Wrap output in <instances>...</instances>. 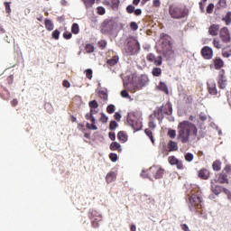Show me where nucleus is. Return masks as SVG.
Returning a JSON list of instances; mask_svg holds the SVG:
<instances>
[{
    "instance_id": "nucleus-64",
    "label": "nucleus",
    "mask_w": 231,
    "mask_h": 231,
    "mask_svg": "<svg viewBox=\"0 0 231 231\" xmlns=\"http://www.w3.org/2000/svg\"><path fill=\"white\" fill-rule=\"evenodd\" d=\"M6 80H7V84H9V86L14 84V75H10L9 77H7Z\"/></svg>"
},
{
    "instance_id": "nucleus-26",
    "label": "nucleus",
    "mask_w": 231,
    "mask_h": 231,
    "mask_svg": "<svg viewBox=\"0 0 231 231\" xmlns=\"http://www.w3.org/2000/svg\"><path fill=\"white\" fill-rule=\"evenodd\" d=\"M153 118H158L159 120L163 116V107L160 106L153 111Z\"/></svg>"
},
{
    "instance_id": "nucleus-16",
    "label": "nucleus",
    "mask_w": 231,
    "mask_h": 231,
    "mask_svg": "<svg viewBox=\"0 0 231 231\" xmlns=\"http://www.w3.org/2000/svg\"><path fill=\"white\" fill-rule=\"evenodd\" d=\"M216 182L221 184L226 183L228 185V174H226L225 171L220 172Z\"/></svg>"
},
{
    "instance_id": "nucleus-18",
    "label": "nucleus",
    "mask_w": 231,
    "mask_h": 231,
    "mask_svg": "<svg viewBox=\"0 0 231 231\" xmlns=\"http://www.w3.org/2000/svg\"><path fill=\"white\" fill-rule=\"evenodd\" d=\"M198 176L200 178V180H208V178H210V171L203 168L199 171Z\"/></svg>"
},
{
    "instance_id": "nucleus-5",
    "label": "nucleus",
    "mask_w": 231,
    "mask_h": 231,
    "mask_svg": "<svg viewBox=\"0 0 231 231\" xmlns=\"http://www.w3.org/2000/svg\"><path fill=\"white\" fill-rule=\"evenodd\" d=\"M140 42H138V40H136L135 38H129L127 40V42L125 46L126 55H138V53H140Z\"/></svg>"
},
{
    "instance_id": "nucleus-10",
    "label": "nucleus",
    "mask_w": 231,
    "mask_h": 231,
    "mask_svg": "<svg viewBox=\"0 0 231 231\" xmlns=\"http://www.w3.org/2000/svg\"><path fill=\"white\" fill-rule=\"evenodd\" d=\"M146 60L150 63L154 64V66H162L163 64V57L154 55V53H149L146 56Z\"/></svg>"
},
{
    "instance_id": "nucleus-57",
    "label": "nucleus",
    "mask_w": 231,
    "mask_h": 231,
    "mask_svg": "<svg viewBox=\"0 0 231 231\" xmlns=\"http://www.w3.org/2000/svg\"><path fill=\"white\" fill-rule=\"evenodd\" d=\"M126 12H127V14H134V5H129L126 7Z\"/></svg>"
},
{
    "instance_id": "nucleus-22",
    "label": "nucleus",
    "mask_w": 231,
    "mask_h": 231,
    "mask_svg": "<svg viewBox=\"0 0 231 231\" xmlns=\"http://www.w3.org/2000/svg\"><path fill=\"white\" fill-rule=\"evenodd\" d=\"M106 183H113V181L116 180V172L115 171H110L106 174Z\"/></svg>"
},
{
    "instance_id": "nucleus-32",
    "label": "nucleus",
    "mask_w": 231,
    "mask_h": 231,
    "mask_svg": "<svg viewBox=\"0 0 231 231\" xmlns=\"http://www.w3.org/2000/svg\"><path fill=\"white\" fill-rule=\"evenodd\" d=\"M168 149H170V151H176L178 149V143L170 141L168 143Z\"/></svg>"
},
{
    "instance_id": "nucleus-2",
    "label": "nucleus",
    "mask_w": 231,
    "mask_h": 231,
    "mask_svg": "<svg viewBox=\"0 0 231 231\" xmlns=\"http://www.w3.org/2000/svg\"><path fill=\"white\" fill-rule=\"evenodd\" d=\"M161 42L163 57H171V55H174V50H172V42H171V36H169V34L162 32L161 34Z\"/></svg>"
},
{
    "instance_id": "nucleus-20",
    "label": "nucleus",
    "mask_w": 231,
    "mask_h": 231,
    "mask_svg": "<svg viewBox=\"0 0 231 231\" xmlns=\"http://www.w3.org/2000/svg\"><path fill=\"white\" fill-rule=\"evenodd\" d=\"M208 33L209 35H212L213 37H216L217 33H219V25L218 24H212L208 28Z\"/></svg>"
},
{
    "instance_id": "nucleus-4",
    "label": "nucleus",
    "mask_w": 231,
    "mask_h": 231,
    "mask_svg": "<svg viewBox=\"0 0 231 231\" xmlns=\"http://www.w3.org/2000/svg\"><path fill=\"white\" fill-rule=\"evenodd\" d=\"M188 199L189 208L191 212H196V210L199 211L203 208V201L201 200V195H199V192L188 195Z\"/></svg>"
},
{
    "instance_id": "nucleus-60",
    "label": "nucleus",
    "mask_w": 231,
    "mask_h": 231,
    "mask_svg": "<svg viewBox=\"0 0 231 231\" xmlns=\"http://www.w3.org/2000/svg\"><path fill=\"white\" fill-rule=\"evenodd\" d=\"M177 169H179V171H183L184 166H183V162L180 161L177 162V163H175Z\"/></svg>"
},
{
    "instance_id": "nucleus-33",
    "label": "nucleus",
    "mask_w": 231,
    "mask_h": 231,
    "mask_svg": "<svg viewBox=\"0 0 231 231\" xmlns=\"http://www.w3.org/2000/svg\"><path fill=\"white\" fill-rule=\"evenodd\" d=\"M148 125L150 129H156V124L154 123V116H150Z\"/></svg>"
},
{
    "instance_id": "nucleus-52",
    "label": "nucleus",
    "mask_w": 231,
    "mask_h": 231,
    "mask_svg": "<svg viewBox=\"0 0 231 231\" xmlns=\"http://www.w3.org/2000/svg\"><path fill=\"white\" fill-rule=\"evenodd\" d=\"M98 15H105L106 14V8L102 6H98L97 8Z\"/></svg>"
},
{
    "instance_id": "nucleus-45",
    "label": "nucleus",
    "mask_w": 231,
    "mask_h": 231,
    "mask_svg": "<svg viewBox=\"0 0 231 231\" xmlns=\"http://www.w3.org/2000/svg\"><path fill=\"white\" fill-rule=\"evenodd\" d=\"M168 162H169L170 165H176L178 163L179 160L174 156H170L168 158Z\"/></svg>"
},
{
    "instance_id": "nucleus-41",
    "label": "nucleus",
    "mask_w": 231,
    "mask_h": 231,
    "mask_svg": "<svg viewBox=\"0 0 231 231\" xmlns=\"http://www.w3.org/2000/svg\"><path fill=\"white\" fill-rule=\"evenodd\" d=\"M88 216L89 219H94V217H97L98 216V212L95 209H90L88 213Z\"/></svg>"
},
{
    "instance_id": "nucleus-49",
    "label": "nucleus",
    "mask_w": 231,
    "mask_h": 231,
    "mask_svg": "<svg viewBox=\"0 0 231 231\" xmlns=\"http://www.w3.org/2000/svg\"><path fill=\"white\" fill-rule=\"evenodd\" d=\"M207 1L208 0H200V2L199 3L200 12H202V13L205 12V5H207Z\"/></svg>"
},
{
    "instance_id": "nucleus-11",
    "label": "nucleus",
    "mask_w": 231,
    "mask_h": 231,
    "mask_svg": "<svg viewBox=\"0 0 231 231\" xmlns=\"http://www.w3.org/2000/svg\"><path fill=\"white\" fill-rule=\"evenodd\" d=\"M86 120H89L91 122V124L87 123V129H90L92 131H97V129H98V127H97V119L95 118V116H93V114H91V112L86 114L85 116Z\"/></svg>"
},
{
    "instance_id": "nucleus-31",
    "label": "nucleus",
    "mask_w": 231,
    "mask_h": 231,
    "mask_svg": "<svg viewBox=\"0 0 231 231\" xmlns=\"http://www.w3.org/2000/svg\"><path fill=\"white\" fill-rule=\"evenodd\" d=\"M226 24V26H230L231 24V12H227L226 16L222 19Z\"/></svg>"
},
{
    "instance_id": "nucleus-47",
    "label": "nucleus",
    "mask_w": 231,
    "mask_h": 231,
    "mask_svg": "<svg viewBox=\"0 0 231 231\" xmlns=\"http://www.w3.org/2000/svg\"><path fill=\"white\" fill-rule=\"evenodd\" d=\"M115 105H108L106 107V113H108V115H113V113H115Z\"/></svg>"
},
{
    "instance_id": "nucleus-24",
    "label": "nucleus",
    "mask_w": 231,
    "mask_h": 231,
    "mask_svg": "<svg viewBox=\"0 0 231 231\" xmlns=\"http://www.w3.org/2000/svg\"><path fill=\"white\" fill-rule=\"evenodd\" d=\"M157 88L159 91H162V93H165V95H169V87H167V84H165V82L161 81Z\"/></svg>"
},
{
    "instance_id": "nucleus-38",
    "label": "nucleus",
    "mask_w": 231,
    "mask_h": 231,
    "mask_svg": "<svg viewBox=\"0 0 231 231\" xmlns=\"http://www.w3.org/2000/svg\"><path fill=\"white\" fill-rule=\"evenodd\" d=\"M87 53H93L95 51V46L91 43H87L85 46Z\"/></svg>"
},
{
    "instance_id": "nucleus-54",
    "label": "nucleus",
    "mask_w": 231,
    "mask_h": 231,
    "mask_svg": "<svg viewBox=\"0 0 231 231\" xmlns=\"http://www.w3.org/2000/svg\"><path fill=\"white\" fill-rule=\"evenodd\" d=\"M207 14H212L214 12V4H209L206 9Z\"/></svg>"
},
{
    "instance_id": "nucleus-17",
    "label": "nucleus",
    "mask_w": 231,
    "mask_h": 231,
    "mask_svg": "<svg viewBox=\"0 0 231 231\" xmlns=\"http://www.w3.org/2000/svg\"><path fill=\"white\" fill-rule=\"evenodd\" d=\"M208 90L209 95H217V88L216 86V82L209 80L208 82Z\"/></svg>"
},
{
    "instance_id": "nucleus-6",
    "label": "nucleus",
    "mask_w": 231,
    "mask_h": 231,
    "mask_svg": "<svg viewBox=\"0 0 231 231\" xmlns=\"http://www.w3.org/2000/svg\"><path fill=\"white\" fill-rule=\"evenodd\" d=\"M165 172V170L160 166H152L147 171V176L150 180L152 178H154L155 180H161V178H163V174Z\"/></svg>"
},
{
    "instance_id": "nucleus-53",
    "label": "nucleus",
    "mask_w": 231,
    "mask_h": 231,
    "mask_svg": "<svg viewBox=\"0 0 231 231\" xmlns=\"http://www.w3.org/2000/svg\"><path fill=\"white\" fill-rule=\"evenodd\" d=\"M86 77L87 79H89V80H91V79H93V70H91L90 69H88L86 70Z\"/></svg>"
},
{
    "instance_id": "nucleus-8",
    "label": "nucleus",
    "mask_w": 231,
    "mask_h": 231,
    "mask_svg": "<svg viewBox=\"0 0 231 231\" xmlns=\"http://www.w3.org/2000/svg\"><path fill=\"white\" fill-rule=\"evenodd\" d=\"M115 29V21L113 20H105L101 24V33L106 35L107 33H112Z\"/></svg>"
},
{
    "instance_id": "nucleus-37",
    "label": "nucleus",
    "mask_w": 231,
    "mask_h": 231,
    "mask_svg": "<svg viewBox=\"0 0 231 231\" xmlns=\"http://www.w3.org/2000/svg\"><path fill=\"white\" fill-rule=\"evenodd\" d=\"M144 133L146 134V136H148L152 142V143H154V136H152V131H151V129L146 128L144 130Z\"/></svg>"
},
{
    "instance_id": "nucleus-15",
    "label": "nucleus",
    "mask_w": 231,
    "mask_h": 231,
    "mask_svg": "<svg viewBox=\"0 0 231 231\" xmlns=\"http://www.w3.org/2000/svg\"><path fill=\"white\" fill-rule=\"evenodd\" d=\"M212 62L215 69H221V68H224L225 66V61L219 57H215L212 60Z\"/></svg>"
},
{
    "instance_id": "nucleus-55",
    "label": "nucleus",
    "mask_w": 231,
    "mask_h": 231,
    "mask_svg": "<svg viewBox=\"0 0 231 231\" xmlns=\"http://www.w3.org/2000/svg\"><path fill=\"white\" fill-rule=\"evenodd\" d=\"M227 176H231V165H226L223 171Z\"/></svg>"
},
{
    "instance_id": "nucleus-40",
    "label": "nucleus",
    "mask_w": 231,
    "mask_h": 231,
    "mask_svg": "<svg viewBox=\"0 0 231 231\" xmlns=\"http://www.w3.org/2000/svg\"><path fill=\"white\" fill-rule=\"evenodd\" d=\"M86 8H92L93 5H95V0H82Z\"/></svg>"
},
{
    "instance_id": "nucleus-42",
    "label": "nucleus",
    "mask_w": 231,
    "mask_h": 231,
    "mask_svg": "<svg viewBox=\"0 0 231 231\" xmlns=\"http://www.w3.org/2000/svg\"><path fill=\"white\" fill-rule=\"evenodd\" d=\"M213 171H221V162L215 161L212 164Z\"/></svg>"
},
{
    "instance_id": "nucleus-1",
    "label": "nucleus",
    "mask_w": 231,
    "mask_h": 231,
    "mask_svg": "<svg viewBox=\"0 0 231 231\" xmlns=\"http://www.w3.org/2000/svg\"><path fill=\"white\" fill-rule=\"evenodd\" d=\"M177 140L181 143H189L190 142V134L198 136V127L189 121H182L179 123L177 127Z\"/></svg>"
},
{
    "instance_id": "nucleus-36",
    "label": "nucleus",
    "mask_w": 231,
    "mask_h": 231,
    "mask_svg": "<svg viewBox=\"0 0 231 231\" xmlns=\"http://www.w3.org/2000/svg\"><path fill=\"white\" fill-rule=\"evenodd\" d=\"M71 32L74 33V35L79 34L80 32V27L79 26V23H73L71 26Z\"/></svg>"
},
{
    "instance_id": "nucleus-29",
    "label": "nucleus",
    "mask_w": 231,
    "mask_h": 231,
    "mask_svg": "<svg viewBox=\"0 0 231 231\" xmlns=\"http://www.w3.org/2000/svg\"><path fill=\"white\" fill-rule=\"evenodd\" d=\"M134 131H140L143 127L142 122L139 120L134 121L132 124Z\"/></svg>"
},
{
    "instance_id": "nucleus-58",
    "label": "nucleus",
    "mask_w": 231,
    "mask_h": 231,
    "mask_svg": "<svg viewBox=\"0 0 231 231\" xmlns=\"http://www.w3.org/2000/svg\"><path fill=\"white\" fill-rule=\"evenodd\" d=\"M4 5L5 6L6 14H11L12 13V9L10 8V2H5Z\"/></svg>"
},
{
    "instance_id": "nucleus-3",
    "label": "nucleus",
    "mask_w": 231,
    "mask_h": 231,
    "mask_svg": "<svg viewBox=\"0 0 231 231\" xmlns=\"http://www.w3.org/2000/svg\"><path fill=\"white\" fill-rule=\"evenodd\" d=\"M169 14L172 19H185L189 16V9L184 5H171L169 8Z\"/></svg>"
},
{
    "instance_id": "nucleus-27",
    "label": "nucleus",
    "mask_w": 231,
    "mask_h": 231,
    "mask_svg": "<svg viewBox=\"0 0 231 231\" xmlns=\"http://www.w3.org/2000/svg\"><path fill=\"white\" fill-rule=\"evenodd\" d=\"M117 139L119 140V142H121L122 143H125V142L127 141V134H125V132L124 131H120L117 134Z\"/></svg>"
},
{
    "instance_id": "nucleus-28",
    "label": "nucleus",
    "mask_w": 231,
    "mask_h": 231,
    "mask_svg": "<svg viewBox=\"0 0 231 231\" xmlns=\"http://www.w3.org/2000/svg\"><path fill=\"white\" fill-rule=\"evenodd\" d=\"M45 28L48 32H52L53 28H55L53 22L50 19H45Z\"/></svg>"
},
{
    "instance_id": "nucleus-44",
    "label": "nucleus",
    "mask_w": 231,
    "mask_h": 231,
    "mask_svg": "<svg viewBox=\"0 0 231 231\" xmlns=\"http://www.w3.org/2000/svg\"><path fill=\"white\" fill-rule=\"evenodd\" d=\"M90 109H98V102L97 100H92L88 103Z\"/></svg>"
},
{
    "instance_id": "nucleus-13",
    "label": "nucleus",
    "mask_w": 231,
    "mask_h": 231,
    "mask_svg": "<svg viewBox=\"0 0 231 231\" xmlns=\"http://www.w3.org/2000/svg\"><path fill=\"white\" fill-rule=\"evenodd\" d=\"M201 55L206 60H210L214 57V51L208 46H205L201 50Z\"/></svg>"
},
{
    "instance_id": "nucleus-48",
    "label": "nucleus",
    "mask_w": 231,
    "mask_h": 231,
    "mask_svg": "<svg viewBox=\"0 0 231 231\" xmlns=\"http://www.w3.org/2000/svg\"><path fill=\"white\" fill-rule=\"evenodd\" d=\"M101 117L99 118V121L102 122V124H107V120H109V117L106 116V114L101 113Z\"/></svg>"
},
{
    "instance_id": "nucleus-46",
    "label": "nucleus",
    "mask_w": 231,
    "mask_h": 231,
    "mask_svg": "<svg viewBox=\"0 0 231 231\" xmlns=\"http://www.w3.org/2000/svg\"><path fill=\"white\" fill-rule=\"evenodd\" d=\"M195 212H198L200 216V217H202L203 219H208V216L207 215V213L203 210V208H200L198 210H196Z\"/></svg>"
},
{
    "instance_id": "nucleus-59",
    "label": "nucleus",
    "mask_w": 231,
    "mask_h": 231,
    "mask_svg": "<svg viewBox=\"0 0 231 231\" xmlns=\"http://www.w3.org/2000/svg\"><path fill=\"white\" fill-rule=\"evenodd\" d=\"M109 158L111 160V162H117L118 161V155H116V153H110L109 154Z\"/></svg>"
},
{
    "instance_id": "nucleus-50",
    "label": "nucleus",
    "mask_w": 231,
    "mask_h": 231,
    "mask_svg": "<svg viewBox=\"0 0 231 231\" xmlns=\"http://www.w3.org/2000/svg\"><path fill=\"white\" fill-rule=\"evenodd\" d=\"M116 127H118V123H116V121H111L109 124L110 131H115V129H116Z\"/></svg>"
},
{
    "instance_id": "nucleus-39",
    "label": "nucleus",
    "mask_w": 231,
    "mask_h": 231,
    "mask_svg": "<svg viewBox=\"0 0 231 231\" xmlns=\"http://www.w3.org/2000/svg\"><path fill=\"white\" fill-rule=\"evenodd\" d=\"M222 57L225 59H228L231 57V49L226 50V48H224L222 51Z\"/></svg>"
},
{
    "instance_id": "nucleus-51",
    "label": "nucleus",
    "mask_w": 231,
    "mask_h": 231,
    "mask_svg": "<svg viewBox=\"0 0 231 231\" xmlns=\"http://www.w3.org/2000/svg\"><path fill=\"white\" fill-rule=\"evenodd\" d=\"M217 8H226V0H219L217 3Z\"/></svg>"
},
{
    "instance_id": "nucleus-30",
    "label": "nucleus",
    "mask_w": 231,
    "mask_h": 231,
    "mask_svg": "<svg viewBox=\"0 0 231 231\" xmlns=\"http://www.w3.org/2000/svg\"><path fill=\"white\" fill-rule=\"evenodd\" d=\"M212 44L217 50H221V48H223V43H221V41L217 38L213 39Z\"/></svg>"
},
{
    "instance_id": "nucleus-23",
    "label": "nucleus",
    "mask_w": 231,
    "mask_h": 231,
    "mask_svg": "<svg viewBox=\"0 0 231 231\" xmlns=\"http://www.w3.org/2000/svg\"><path fill=\"white\" fill-rule=\"evenodd\" d=\"M120 60V58L118 56H113L111 59L106 60V66H116L118 64V61Z\"/></svg>"
},
{
    "instance_id": "nucleus-43",
    "label": "nucleus",
    "mask_w": 231,
    "mask_h": 231,
    "mask_svg": "<svg viewBox=\"0 0 231 231\" xmlns=\"http://www.w3.org/2000/svg\"><path fill=\"white\" fill-rule=\"evenodd\" d=\"M51 37L55 41H59V38L60 37V31H59L58 29L54 30L51 33Z\"/></svg>"
},
{
    "instance_id": "nucleus-25",
    "label": "nucleus",
    "mask_w": 231,
    "mask_h": 231,
    "mask_svg": "<svg viewBox=\"0 0 231 231\" xmlns=\"http://www.w3.org/2000/svg\"><path fill=\"white\" fill-rule=\"evenodd\" d=\"M110 151H117V152H122V145L118 142H113L110 144Z\"/></svg>"
},
{
    "instance_id": "nucleus-12",
    "label": "nucleus",
    "mask_w": 231,
    "mask_h": 231,
    "mask_svg": "<svg viewBox=\"0 0 231 231\" xmlns=\"http://www.w3.org/2000/svg\"><path fill=\"white\" fill-rule=\"evenodd\" d=\"M217 80L219 89H225V88H226V76L225 75V69H221L219 70Z\"/></svg>"
},
{
    "instance_id": "nucleus-56",
    "label": "nucleus",
    "mask_w": 231,
    "mask_h": 231,
    "mask_svg": "<svg viewBox=\"0 0 231 231\" xmlns=\"http://www.w3.org/2000/svg\"><path fill=\"white\" fill-rule=\"evenodd\" d=\"M185 160L186 162H192V160H194V155L189 152L185 155Z\"/></svg>"
},
{
    "instance_id": "nucleus-63",
    "label": "nucleus",
    "mask_w": 231,
    "mask_h": 231,
    "mask_svg": "<svg viewBox=\"0 0 231 231\" xmlns=\"http://www.w3.org/2000/svg\"><path fill=\"white\" fill-rule=\"evenodd\" d=\"M71 37H73V34H71L70 32H65L63 33V38H65L67 41L71 39Z\"/></svg>"
},
{
    "instance_id": "nucleus-21",
    "label": "nucleus",
    "mask_w": 231,
    "mask_h": 231,
    "mask_svg": "<svg viewBox=\"0 0 231 231\" xmlns=\"http://www.w3.org/2000/svg\"><path fill=\"white\" fill-rule=\"evenodd\" d=\"M211 190H212V192H213L214 194H216L217 196L218 194H221V192H223V190H224V192H226V189H225V188H223V187H221V186H217V185H212V186H211Z\"/></svg>"
},
{
    "instance_id": "nucleus-9",
    "label": "nucleus",
    "mask_w": 231,
    "mask_h": 231,
    "mask_svg": "<svg viewBox=\"0 0 231 231\" xmlns=\"http://www.w3.org/2000/svg\"><path fill=\"white\" fill-rule=\"evenodd\" d=\"M219 37L225 44H228L231 42L230 31L227 27H223L219 31Z\"/></svg>"
},
{
    "instance_id": "nucleus-62",
    "label": "nucleus",
    "mask_w": 231,
    "mask_h": 231,
    "mask_svg": "<svg viewBox=\"0 0 231 231\" xmlns=\"http://www.w3.org/2000/svg\"><path fill=\"white\" fill-rule=\"evenodd\" d=\"M130 28L131 30H133L134 32H136V30H138V23H136L135 22H132L130 23Z\"/></svg>"
},
{
    "instance_id": "nucleus-7",
    "label": "nucleus",
    "mask_w": 231,
    "mask_h": 231,
    "mask_svg": "<svg viewBox=\"0 0 231 231\" xmlns=\"http://www.w3.org/2000/svg\"><path fill=\"white\" fill-rule=\"evenodd\" d=\"M149 82V78L147 75H141L137 78V82L134 85L133 88H130L131 93H136V91H140L145 84Z\"/></svg>"
},
{
    "instance_id": "nucleus-61",
    "label": "nucleus",
    "mask_w": 231,
    "mask_h": 231,
    "mask_svg": "<svg viewBox=\"0 0 231 231\" xmlns=\"http://www.w3.org/2000/svg\"><path fill=\"white\" fill-rule=\"evenodd\" d=\"M168 136L171 138H176V130L170 129L168 131Z\"/></svg>"
},
{
    "instance_id": "nucleus-35",
    "label": "nucleus",
    "mask_w": 231,
    "mask_h": 231,
    "mask_svg": "<svg viewBox=\"0 0 231 231\" xmlns=\"http://www.w3.org/2000/svg\"><path fill=\"white\" fill-rule=\"evenodd\" d=\"M97 46L100 50H106V48H107V41L100 40L97 42Z\"/></svg>"
},
{
    "instance_id": "nucleus-19",
    "label": "nucleus",
    "mask_w": 231,
    "mask_h": 231,
    "mask_svg": "<svg viewBox=\"0 0 231 231\" xmlns=\"http://www.w3.org/2000/svg\"><path fill=\"white\" fill-rule=\"evenodd\" d=\"M163 115H167L171 116L172 115V105L171 103H167L165 106H162Z\"/></svg>"
},
{
    "instance_id": "nucleus-14",
    "label": "nucleus",
    "mask_w": 231,
    "mask_h": 231,
    "mask_svg": "<svg viewBox=\"0 0 231 231\" xmlns=\"http://www.w3.org/2000/svg\"><path fill=\"white\" fill-rule=\"evenodd\" d=\"M104 5L110 6L114 12H118L120 8V0H105Z\"/></svg>"
},
{
    "instance_id": "nucleus-34",
    "label": "nucleus",
    "mask_w": 231,
    "mask_h": 231,
    "mask_svg": "<svg viewBox=\"0 0 231 231\" xmlns=\"http://www.w3.org/2000/svg\"><path fill=\"white\" fill-rule=\"evenodd\" d=\"M152 74L153 77H161L162 76V69L155 67L152 69Z\"/></svg>"
}]
</instances>
